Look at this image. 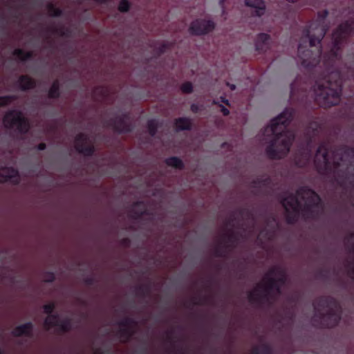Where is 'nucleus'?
I'll list each match as a JSON object with an SVG mask.
<instances>
[{
    "instance_id": "f704fd0d",
    "label": "nucleus",
    "mask_w": 354,
    "mask_h": 354,
    "mask_svg": "<svg viewBox=\"0 0 354 354\" xmlns=\"http://www.w3.org/2000/svg\"><path fill=\"white\" fill-rule=\"evenodd\" d=\"M93 95L100 98L106 97L107 95V90L102 86H97L93 88Z\"/></svg>"
},
{
    "instance_id": "ea45409f",
    "label": "nucleus",
    "mask_w": 354,
    "mask_h": 354,
    "mask_svg": "<svg viewBox=\"0 0 354 354\" xmlns=\"http://www.w3.org/2000/svg\"><path fill=\"white\" fill-rule=\"evenodd\" d=\"M180 89L183 93L190 94L193 92L194 86L192 82H186L181 85Z\"/></svg>"
},
{
    "instance_id": "a878e982",
    "label": "nucleus",
    "mask_w": 354,
    "mask_h": 354,
    "mask_svg": "<svg viewBox=\"0 0 354 354\" xmlns=\"http://www.w3.org/2000/svg\"><path fill=\"white\" fill-rule=\"evenodd\" d=\"M12 54L13 55L17 57L22 62L30 59L33 56V53L31 51L26 52L21 48L15 49Z\"/></svg>"
},
{
    "instance_id": "423d86ee",
    "label": "nucleus",
    "mask_w": 354,
    "mask_h": 354,
    "mask_svg": "<svg viewBox=\"0 0 354 354\" xmlns=\"http://www.w3.org/2000/svg\"><path fill=\"white\" fill-rule=\"evenodd\" d=\"M315 314L313 321L322 328H331L338 325L342 309L337 301L330 296H321L313 304Z\"/></svg>"
},
{
    "instance_id": "7c9ffc66",
    "label": "nucleus",
    "mask_w": 354,
    "mask_h": 354,
    "mask_svg": "<svg viewBox=\"0 0 354 354\" xmlns=\"http://www.w3.org/2000/svg\"><path fill=\"white\" fill-rule=\"evenodd\" d=\"M17 100V96L15 95L0 96V107L8 106L12 102L15 101Z\"/></svg>"
},
{
    "instance_id": "f257e3e1",
    "label": "nucleus",
    "mask_w": 354,
    "mask_h": 354,
    "mask_svg": "<svg viewBox=\"0 0 354 354\" xmlns=\"http://www.w3.org/2000/svg\"><path fill=\"white\" fill-rule=\"evenodd\" d=\"M328 15L327 10L317 13V19L304 28L297 48L301 66L310 73H319L310 91L314 101L325 109L339 103L343 86H351L354 95V67L339 66L342 45L354 35V17L333 31L332 48L322 55L321 41L328 30Z\"/></svg>"
},
{
    "instance_id": "338daca9",
    "label": "nucleus",
    "mask_w": 354,
    "mask_h": 354,
    "mask_svg": "<svg viewBox=\"0 0 354 354\" xmlns=\"http://www.w3.org/2000/svg\"><path fill=\"white\" fill-rule=\"evenodd\" d=\"M99 352H100V353H105L108 352V351H101V350H100Z\"/></svg>"
},
{
    "instance_id": "393cba45",
    "label": "nucleus",
    "mask_w": 354,
    "mask_h": 354,
    "mask_svg": "<svg viewBox=\"0 0 354 354\" xmlns=\"http://www.w3.org/2000/svg\"><path fill=\"white\" fill-rule=\"evenodd\" d=\"M271 183L272 180L270 177H260L253 180L251 183V186L254 188H257L261 186L267 187L269 186L271 184Z\"/></svg>"
},
{
    "instance_id": "774afa93",
    "label": "nucleus",
    "mask_w": 354,
    "mask_h": 354,
    "mask_svg": "<svg viewBox=\"0 0 354 354\" xmlns=\"http://www.w3.org/2000/svg\"><path fill=\"white\" fill-rule=\"evenodd\" d=\"M0 354H3V352L1 349H0Z\"/></svg>"
},
{
    "instance_id": "c9c22d12",
    "label": "nucleus",
    "mask_w": 354,
    "mask_h": 354,
    "mask_svg": "<svg viewBox=\"0 0 354 354\" xmlns=\"http://www.w3.org/2000/svg\"><path fill=\"white\" fill-rule=\"evenodd\" d=\"M171 44L169 42H164L161 44L159 46L156 48L155 52L158 56H160L164 54L167 50L171 48Z\"/></svg>"
},
{
    "instance_id": "4468645a",
    "label": "nucleus",
    "mask_w": 354,
    "mask_h": 354,
    "mask_svg": "<svg viewBox=\"0 0 354 354\" xmlns=\"http://www.w3.org/2000/svg\"><path fill=\"white\" fill-rule=\"evenodd\" d=\"M33 327V324L31 322H28L15 327L12 333L15 337L25 335L30 337L32 336Z\"/></svg>"
},
{
    "instance_id": "5701e85b",
    "label": "nucleus",
    "mask_w": 354,
    "mask_h": 354,
    "mask_svg": "<svg viewBox=\"0 0 354 354\" xmlns=\"http://www.w3.org/2000/svg\"><path fill=\"white\" fill-rule=\"evenodd\" d=\"M79 153L83 154L85 156H92L95 151V149L93 145H79L77 146L75 149Z\"/></svg>"
},
{
    "instance_id": "8fccbe9b",
    "label": "nucleus",
    "mask_w": 354,
    "mask_h": 354,
    "mask_svg": "<svg viewBox=\"0 0 354 354\" xmlns=\"http://www.w3.org/2000/svg\"><path fill=\"white\" fill-rule=\"evenodd\" d=\"M120 243L122 246L129 248L131 245V240L129 238H123L120 240Z\"/></svg>"
},
{
    "instance_id": "6e6d98bb",
    "label": "nucleus",
    "mask_w": 354,
    "mask_h": 354,
    "mask_svg": "<svg viewBox=\"0 0 354 354\" xmlns=\"http://www.w3.org/2000/svg\"><path fill=\"white\" fill-rule=\"evenodd\" d=\"M207 301V298L206 297H204V298H201L199 299L198 301H194V305H200V304H204L205 302H206Z\"/></svg>"
},
{
    "instance_id": "bf43d9fd",
    "label": "nucleus",
    "mask_w": 354,
    "mask_h": 354,
    "mask_svg": "<svg viewBox=\"0 0 354 354\" xmlns=\"http://www.w3.org/2000/svg\"><path fill=\"white\" fill-rule=\"evenodd\" d=\"M227 85L230 87V88L232 91H234L236 89V86L234 84H233L227 83Z\"/></svg>"
},
{
    "instance_id": "473e14b6",
    "label": "nucleus",
    "mask_w": 354,
    "mask_h": 354,
    "mask_svg": "<svg viewBox=\"0 0 354 354\" xmlns=\"http://www.w3.org/2000/svg\"><path fill=\"white\" fill-rule=\"evenodd\" d=\"M228 249H226L223 245H218L214 250V254L216 257L225 258L227 257Z\"/></svg>"
},
{
    "instance_id": "680f3d73",
    "label": "nucleus",
    "mask_w": 354,
    "mask_h": 354,
    "mask_svg": "<svg viewBox=\"0 0 354 354\" xmlns=\"http://www.w3.org/2000/svg\"><path fill=\"white\" fill-rule=\"evenodd\" d=\"M348 238H349L350 239H354V232H351V233H350V234H349V235H348Z\"/></svg>"
},
{
    "instance_id": "412c9836",
    "label": "nucleus",
    "mask_w": 354,
    "mask_h": 354,
    "mask_svg": "<svg viewBox=\"0 0 354 354\" xmlns=\"http://www.w3.org/2000/svg\"><path fill=\"white\" fill-rule=\"evenodd\" d=\"M151 291V283L142 284L136 288V295L137 297L140 298H146L149 297Z\"/></svg>"
},
{
    "instance_id": "e2e57ef3",
    "label": "nucleus",
    "mask_w": 354,
    "mask_h": 354,
    "mask_svg": "<svg viewBox=\"0 0 354 354\" xmlns=\"http://www.w3.org/2000/svg\"><path fill=\"white\" fill-rule=\"evenodd\" d=\"M235 220H236V218L233 216L230 218V221L228 222V225H230V224H231V222L234 221Z\"/></svg>"
},
{
    "instance_id": "2eb2a0df",
    "label": "nucleus",
    "mask_w": 354,
    "mask_h": 354,
    "mask_svg": "<svg viewBox=\"0 0 354 354\" xmlns=\"http://www.w3.org/2000/svg\"><path fill=\"white\" fill-rule=\"evenodd\" d=\"M274 275L279 276L278 278L275 279L277 280V282L279 283L281 285H284L286 283L287 274L284 269L279 266H273L266 274V277H272V276Z\"/></svg>"
},
{
    "instance_id": "a18cd8bd",
    "label": "nucleus",
    "mask_w": 354,
    "mask_h": 354,
    "mask_svg": "<svg viewBox=\"0 0 354 354\" xmlns=\"http://www.w3.org/2000/svg\"><path fill=\"white\" fill-rule=\"evenodd\" d=\"M296 84L297 80L290 84V97L292 100H295L297 97Z\"/></svg>"
},
{
    "instance_id": "c03bdc74",
    "label": "nucleus",
    "mask_w": 354,
    "mask_h": 354,
    "mask_svg": "<svg viewBox=\"0 0 354 354\" xmlns=\"http://www.w3.org/2000/svg\"><path fill=\"white\" fill-rule=\"evenodd\" d=\"M259 348L260 354H272V348L268 344H263Z\"/></svg>"
},
{
    "instance_id": "69168bd1",
    "label": "nucleus",
    "mask_w": 354,
    "mask_h": 354,
    "mask_svg": "<svg viewBox=\"0 0 354 354\" xmlns=\"http://www.w3.org/2000/svg\"><path fill=\"white\" fill-rule=\"evenodd\" d=\"M223 1H224V0H221L220 2H219L221 6H222V7H223Z\"/></svg>"
},
{
    "instance_id": "13d9d810",
    "label": "nucleus",
    "mask_w": 354,
    "mask_h": 354,
    "mask_svg": "<svg viewBox=\"0 0 354 354\" xmlns=\"http://www.w3.org/2000/svg\"><path fill=\"white\" fill-rule=\"evenodd\" d=\"M286 315L287 318H288L289 319L292 320L293 319V314L291 313L290 311H287Z\"/></svg>"
},
{
    "instance_id": "39448f33",
    "label": "nucleus",
    "mask_w": 354,
    "mask_h": 354,
    "mask_svg": "<svg viewBox=\"0 0 354 354\" xmlns=\"http://www.w3.org/2000/svg\"><path fill=\"white\" fill-rule=\"evenodd\" d=\"M304 128L301 142L294 155V163L299 168L306 167L313 158V145L315 138L319 135L322 124L312 113H308L306 118L301 121Z\"/></svg>"
},
{
    "instance_id": "1a4fd4ad",
    "label": "nucleus",
    "mask_w": 354,
    "mask_h": 354,
    "mask_svg": "<svg viewBox=\"0 0 354 354\" xmlns=\"http://www.w3.org/2000/svg\"><path fill=\"white\" fill-rule=\"evenodd\" d=\"M129 119L128 113H123L106 121V125L111 127L119 134L130 133L133 130L131 124L127 120Z\"/></svg>"
},
{
    "instance_id": "7ed1b4c3",
    "label": "nucleus",
    "mask_w": 354,
    "mask_h": 354,
    "mask_svg": "<svg viewBox=\"0 0 354 354\" xmlns=\"http://www.w3.org/2000/svg\"><path fill=\"white\" fill-rule=\"evenodd\" d=\"M281 203L286 212L287 223L294 224L300 211L307 218H315L317 214L314 208L322 207V199L311 188L301 186L297 189L295 194L291 193L284 197Z\"/></svg>"
},
{
    "instance_id": "e433bc0d",
    "label": "nucleus",
    "mask_w": 354,
    "mask_h": 354,
    "mask_svg": "<svg viewBox=\"0 0 354 354\" xmlns=\"http://www.w3.org/2000/svg\"><path fill=\"white\" fill-rule=\"evenodd\" d=\"M238 212H239V214L243 218L254 220L253 212L249 208H246V207L240 208V209H239Z\"/></svg>"
},
{
    "instance_id": "3c124183",
    "label": "nucleus",
    "mask_w": 354,
    "mask_h": 354,
    "mask_svg": "<svg viewBox=\"0 0 354 354\" xmlns=\"http://www.w3.org/2000/svg\"><path fill=\"white\" fill-rule=\"evenodd\" d=\"M201 106L197 104L194 103L190 106V110L194 113H198L201 111Z\"/></svg>"
},
{
    "instance_id": "49530a36",
    "label": "nucleus",
    "mask_w": 354,
    "mask_h": 354,
    "mask_svg": "<svg viewBox=\"0 0 354 354\" xmlns=\"http://www.w3.org/2000/svg\"><path fill=\"white\" fill-rule=\"evenodd\" d=\"M213 104L218 105L221 108V111L223 114V115L227 116L230 114V111L226 107L223 106L222 104H220L217 100H214L213 101Z\"/></svg>"
},
{
    "instance_id": "5fc2aeb1",
    "label": "nucleus",
    "mask_w": 354,
    "mask_h": 354,
    "mask_svg": "<svg viewBox=\"0 0 354 354\" xmlns=\"http://www.w3.org/2000/svg\"><path fill=\"white\" fill-rule=\"evenodd\" d=\"M174 332L172 330L167 331V339L169 342H172V336H173Z\"/></svg>"
},
{
    "instance_id": "c756f323",
    "label": "nucleus",
    "mask_w": 354,
    "mask_h": 354,
    "mask_svg": "<svg viewBox=\"0 0 354 354\" xmlns=\"http://www.w3.org/2000/svg\"><path fill=\"white\" fill-rule=\"evenodd\" d=\"M89 140V137L85 133H79L75 137V148L79 145L86 144Z\"/></svg>"
},
{
    "instance_id": "79ce46f5",
    "label": "nucleus",
    "mask_w": 354,
    "mask_h": 354,
    "mask_svg": "<svg viewBox=\"0 0 354 354\" xmlns=\"http://www.w3.org/2000/svg\"><path fill=\"white\" fill-rule=\"evenodd\" d=\"M55 280V274L53 272H46L44 274V281L47 283H52Z\"/></svg>"
},
{
    "instance_id": "72a5a7b5",
    "label": "nucleus",
    "mask_w": 354,
    "mask_h": 354,
    "mask_svg": "<svg viewBox=\"0 0 354 354\" xmlns=\"http://www.w3.org/2000/svg\"><path fill=\"white\" fill-rule=\"evenodd\" d=\"M147 129L151 136H154L158 131V123L154 119L148 120Z\"/></svg>"
},
{
    "instance_id": "9b49d317",
    "label": "nucleus",
    "mask_w": 354,
    "mask_h": 354,
    "mask_svg": "<svg viewBox=\"0 0 354 354\" xmlns=\"http://www.w3.org/2000/svg\"><path fill=\"white\" fill-rule=\"evenodd\" d=\"M12 181L13 184L18 185L20 182L19 174L14 167H3L0 171V182L6 183Z\"/></svg>"
},
{
    "instance_id": "aec40b11",
    "label": "nucleus",
    "mask_w": 354,
    "mask_h": 354,
    "mask_svg": "<svg viewBox=\"0 0 354 354\" xmlns=\"http://www.w3.org/2000/svg\"><path fill=\"white\" fill-rule=\"evenodd\" d=\"M165 164L176 169L183 170L185 168V164L183 160L177 156H171L165 159Z\"/></svg>"
},
{
    "instance_id": "4d7b16f0",
    "label": "nucleus",
    "mask_w": 354,
    "mask_h": 354,
    "mask_svg": "<svg viewBox=\"0 0 354 354\" xmlns=\"http://www.w3.org/2000/svg\"><path fill=\"white\" fill-rule=\"evenodd\" d=\"M252 354H260V348L258 346L254 347L252 351Z\"/></svg>"
},
{
    "instance_id": "6e6552de",
    "label": "nucleus",
    "mask_w": 354,
    "mask_h": 354,
    "mask_svg": "<svg viewBox=\"0 0 354 354\" xmlns=\"http://www.w3.org/2000/svg\"><path fill=\"white\" fill-rule=\"evenodd\" d=\"M3 123L8 129H15L21 134H26L30 129V124L21 111L12 109L6 113Z\"/></svg>"
},
{
    "instance_id": "f3484780",
    "label": "nucleus",
    "mask_w": 354,
    "mask_h": 354,
    "mask_svg": "<svg viewBox=\"0 0 354 354\" xmlns=\"http://www.w3.org/2000/svg\"><path fill=\"white\" fill-rule=\"evenodd\" d=\"M223 238L224 246L229 250L234 249L239 241L237 234L233 230H230V232L224 234Z\"/></svg>"
},
{
    "instance_id": "58836bf2",
    "label": "nucleus",
    "mask_w": 354,
    "mask_h": 354,
    "mask_svg": "<svg viewBox=\"0 0 354 354\" xmlns=\"http://www.w3.org/2000/svg\"><path fill=\"white\" fill-rule=\"evenodd\" d=\"M272 237L273 233L266 227L263 228L259 234V238H262L266 241L272 240Z\"/></svg>"
},
{
    "instance_id": "a19ab883",
    "label": "nucleus",
    "mask_w": 354,
    "mask_h": 354,
    "mask_svg": "<svg viewBox=\"0 0 354 354\" xmlns=\"http://www.w3.org/2000/svg\"><path fill=\"white\" fill-rule=\"evenodd\" d=\"M43 309L44 313L47 314L48 316L49 315H51L55 309V304L54 302H50L45 304L43 306Z\"/></svg>"
},
{
    "instance_id": "4be33fe9",
    "label": "nucleus",
    "mask_w": 354,
    "mask_h": 354,
    "mask_svg": "<svg viewBox=\"0 0 354 354\" xmlns=\"http://www.w3.org/2000/svg\"><path fill=\"white\" fill-rule=\"evenodd\" d=\"M50 99H58L60 97V84L59 80L53 81L48 92Z\"/></svg>"
},
{
    "instance_id": "37998d69",
    "label": "nucleus",
    "mask_w": 354,
    "mask_h": 354,
    "mask_svg": "<svg viewBox=\"0 0 354 354\" xmlns=\"http://www.w3.org/2000/svg\"><path fill=\"white\" fill-rule=\"evenodd\" d=\"M52 31L54 33L58 34L59 35L62 37H68L70 33L69 29H64V28H53Z\"/></svg>"
},
{
    "instance_id": "603ef678",
    "label": "nucleus",
    "mask_w": 354,
    "mask_h": 354,
    "mask_svg": "<svg viewBox=\"0 0 354 354\" xmlns=\"http://www.w3.org/2000/svg\"><path fill=\"white\" fill-rule=\"evenodd\" d=\"M36 148L39 151H44L46 148V145L44 142H41L36 146Z\"/></svg>"
},
{
    "instance_id": "bb28decb",
    "label": "nucleus",
    "mask_w": 354,
    "mask_h": 354,
    "mask_svg": "<svg viewBox=\"0 0 354 354\" xmlns=\"http://www.w3.org/2000/svg\"><path fill=\"white\" fill-rule=\"evenodd\" d=\"M57 327L63 333H67L72 329V319L71 318H66L59 322Z\"/></svg>"
},
{
    "instance_id": "b1692460",
    "label": "nucleus",
    "mask_w": 354,
    "mask_h": 354,
    "mask_svg": "<svg viewBox=\"0 0 354 354\" xmlns=\"http://www.w3.org/2000/svg\"><path fill=\"white\" fill-rule=\"evenodd\" d=\"M59 320V315L57 313L49 315L44 320V326L47 329L57 326Z\"/></svg>"
},
{
    "instance_id": "2f4dec72",
    "label": "nucleus",
    "mask_w": 354,
    "mask_h": 354,
    "mask_svg": "<svg viewBox=\"0 0 354 354\" xmlns=\"http://www.w3.org/2000/svg\"><path fill=\"white\" fill-rule=\"evenodd\" d=\"M121 327L131 328L137 325V322L132 317H126L124 319L118 322Z\"/></svg>"
},
{
    "instance_id": "09e8293b",
    "label": "nucleus",
    "mask_w": 354,
    "mask_h": 354,
    "mask_svg": "<svg viewBox=\"0 0 354 354\" xmlns=\"http://www.w3.org/2000/svg\"><path fill=\"white\" fill-rule=\"evenodd\" d=\"M95 282V278L93 276L86 277L84 279V283L87 286H93Z\"/></svg>"
},
{
    "instance_id": "c85d7f7f",
    "label": "nucleus",
    "mask_w": 354,
    "mask_h": 354,
    "mask_svg": "<svg viewBox=\"0 0 354 354\" xmlns=\"http://www.w3.org/2000/svg\"><path fill=\"white\" fill-rule=\"evenodd\" d=\"M47 9L50 17H59L63 15L62 10L59 8H57L53 3H48L47 5Z\"/></svg>"
},
{
    "instance_id": "0eeeda50",
    "label": "nucleus",
    "mask_w": 354,
    "mask_h": 354,
    "mask_svg": "<svg viewBox=\"0 0 354 354\" xmlns=\"http://www.w3.org/2000/svg\"><path fill=\"white\" fill-rule=\"evenodd\" d=\"M266 284L263 286V291L259 292V288L263 287L261 284H258L254 290L249 292L248 295V300L252 304H256L261 306L264 304L272 305L277 298L281 294V285L277 282L274 277H266Z\"/></svg>"
},
{
    "instance_id": "dca6fc26",
    "label": "nucleus",
    "mask_w": 354,
    "mask_h": 354,
    "mask_svg": "<svg viewBox=\"0 0 354 354\" xmlns=\"http://www.w3.org/2000/svg\"><path fill=\"white\" fill-rule=\"evenodd\" d=\"M247 6L254 9V15L261 17L266 12V4L263 0H245Z\"/></svg>"
},
{
    "instance_id": "de8ad7c7",
    "label": "nucleus",
    "mask_w": 354,
    "mask_h": 354,
    "mask_svg": "<svg viewBox=\"0 0 354 354\" xmlns=\"http://www.w3.org/2000/svg\"><path fill=\"white\" fill-rule=\"evenodd\" d=\"M348 268V276L354 280V265L353 263L350 262L347 264Z\"/></svg>"
},
{
    "instance_id": "6ab92c4d",
    "label": "nucleus",
    "mask_w": 354,
    "mask_h": 354,
    "mask_svg": "<svg viewBox=\"0 0 354 354\" xmlns=\"http://www.w3.org/2000/svg\"><path fill=\"white\" fill-rule=\"evenodd\" d=\"M144 203L142 201H138L133 203L132 208L131 209V217L134 219H140L144 215L148 214L147 211L145 209H138L137 207L140 206H143Z\"/></svg>"
},
{
    "instance_id": "f03ea898",
    "label": "nucleus",
    "mask_w": 354,
    "mask_h": 354,
    "mask_svg": "<svg viewBox=\"0 0 354 354\" xmlns=\"http://www.w3.org/2000/svg\"><path fill=\"white\" fill-rule=\"evenodd\" d=\"M295 110L286 108L277 117L272 119L265 131L273 136L272 140L266 148V153L271 160H280L286 157L295 139L294 130L288 128L295 115Z\"/></svg>"
},
{
    "instance_id": "4c0bfd02",
    "label": "nucleus",
    "mask_w": 354,
    "mask_h": 354,
    "mask_svg": "<svg viewBox=\"0 0 354 354\" xmlns=\"http://www.w3.org/2000/svg\"><path fill=\"white\" fill-rule=\"evenodd\" d=\"M131 3L128 0H121L118 9L120 12H127L131 8Z\"/></svg>"
},
{
    "instance_id": "ddd939ff",
    "label": "nucleus",
    "mask_w": 354,
    "mask_h": 354,
    "mask_svg": "<svg viewBox=\"0 0 354 354\" xmlns=\"http://www.w3.org/2000/svg\"><path fill=\"white\" fill-rule=\"evenodd\" d=\"M17 84L19 88L22 91L34 89L37 86L36 81L27 75H20L17 82Z\"/></svg>"
},
{
    "instance_id": "a211bd4d",
    "label": "nucleus",
    "mask_w": 354,
    "mask_h": 354,
    "mask_svg": "<svg viewBox=\"0 0 354 354\" xmlns=\"http://www.w3.org/2000/svg\"><path fill=\"white\" fill-rule=\"evenodd\" d=\"M174 124L177 131H190L192 128V120L187 117L176 118Z\"/></svg>"
},
{
    "instance_id": "864d4df0",
    "label": "nucleus",
    "mask_w": 354,
    "mask_h": 354,
    "mask_svg": "<svg viewBox=\"0 0 354 354\" xmlns=\"http://www.w3.org/2000/svg\"><path fill=\"white\" fill-rule=\"evenodd\" d=\"M219 100L221 102L226 104L227 106H230L229 100L227 99H226L225 97L221 96L219 97Z\"/></svg>"
},
{
    "instance_id": "9d476101",
    "label": "nucleus",
    "mask_w": 354,
    "mask_h": 354,
    "mask_svg": "<svg viewBox=\"0 0 354 354\" xmlns=\"http://www.w3.org/2000/svg\"><path fill=\"white\" fill-rule=\"evenodd\" d=\"M214 28L215 24L212 20L198 19L191 23L189 30L190 34L200 36L212 32Z\"/></svg>"
},
{
    "instance_id": "20e7f679",
    "label": "nucleus",
    "mask_w": 354,
    "mask_h": 354,
    "mask_svg": "<svg viewBox=\"0 0 354 354\" xmlns=\"http://www.w3.org/2000/svg\"><path fill=\"white\" fill-rule=\"evenodd\" d=\"M341 152V156L338 160L330 162L329 160V142L323 141L320 143L315 153L314 165L317 172L322 175H333L335 180L340 186L348 180V172L346 170H341L340 162L343 160V156L354 158V147L342 146L337 151L333 153L335 156Z\"/></svg>"
},
{
    "instance_id": "f8f14e48",
    "label": "nucleus",
    "mask_w": 354,
    "mask_h": 354,
    "mask_svg": "<svg viewBox=\"0 0 354 354\" xmlns=\"http://www.w3.org/2000/svg\"><path fill=\"white\" fill-rule=\"evenodd\" d=\"M270 35L261 32L257 35L255 40V49L259 53H265L268 48L270 41Z\"/></svg>"
},
{
    "instance_id": "cd10ccee",
    "label": "nucleus",
    "mask_w": 354,
    "mask_h": 354,
    "mask_svg": "<svg viewBox=\"0 0 354 354\" xmlns=\"http://www.w3.org/2000/svg\"><path fill=\"white\" fill-rule=\"evenodd\" d=\"M134 332L131 328L122 327L119 330V335L122 338V342H127L133 335Z\"/></svg>"
},
{
    "instance_id": "052dcab7",
    "label": "nucleus",
    "mask_w": 354,
    "mask_h": 354,
    "mask_svg": "<svg viewBox=\"0 0 354 354\" xmlns=\"http://www.w3.org/2000/svg\"><path fill=\"white\" fill-rule=\"evenodd\" d=\"M307 95H308L306 93V91H305V92H303V91H302V93L301 94V101H304V99H303V98H304V97H307Z\"/></svg>"
},
{
    "instance_id": "0e129e2a",
    "label": "nucleus",
    "mask_w": 354,
    "mask_h": 354,
    "mask_svg": "<svg viewBox=\"0 0 354 354\" xmlns=\"http://www.w3.org/2000/svg\"><path fill=\"white\" fill-rule=\"evenodd\" d=\"M142 353L144 354H147V348L146 347L142 348Z\"/></svg>"
}]
</instances>
